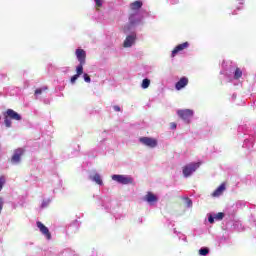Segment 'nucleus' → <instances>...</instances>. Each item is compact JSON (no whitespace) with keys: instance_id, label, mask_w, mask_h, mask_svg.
Returning <instances> with one entry per match:
<instances>
[{"instance_id":"1","label":"nucleus","mask_w":256,"mask_h":256,"mask_svg":"<svg viewBox=\"0 0 256 256\" xmlns=\"http://www.w3.org/2000/svg\"><path fill=\"white\" fill-rule=\"evenodd\" d=\"M4 124L5 127L11 128L12 122L11 119L14 121H21V114L15 112L13 109H8L4 112Z\"/></svg>"},{"instance_id":"2","label":"nucleus","mask_w":256,"mask_h":256,"mask_svg":"<svg viewBox=\"0 0 256 256\" xmlns=\"http://www.w3.org/2000/svg\"><path fill=\"white\" fill-rule=\"evenodd\" d=\"M25 155V149L24 148H17L14 150V153L10 159V163L12 165H19L21 163V157Z\"/></svg>"},{"instance_id":"3","label":"nucleus","mask_w":256,"mask_h":256,"mask_svg":"<svg viewBox=\"0 0 256 256\" xmlns=\"http://www.w3.org/2000/svg\"><path fill=\"white\" fill-rule=\"evenodd\" d=\"M201 167V163H190L183 167L184 177H191Z\"/></svg>"},{"instance_id":"4","label":"nucleus","mask_w":256,"mask_h":256,"mask_svg":"<svg viewBox=\"0 0 256 256\" xmlns=\"http://www.w3.org/2000/svg\"><path fill=\"white\" fill-rule=\"evenodd\" d=\"M112 180L121 185H133V178L125 175L114 174Z\"/></svg>"},{"instance_id":"5","label":"nucleus","mask_w":256,"mask_h":256,"mask_svg":"<svg viewBox=\"0 0 256 256\" xmlns=\"http://www.w3.org/2000/svg\"><path fill=\"white\" fill-rule=\"evenodd\" d=\"M139 141L142 143V145L150 147V149H155V147L158 145L157 139L151 137H141L139 138Z\"/></svg>"},{"instance_id":"6","label":"nucleus","mask_w":256,"mask_h":256,"mask_svg":"<svg viewBox=\"0 0 256 256\" xmlns=\"http://www.w3.org/2000/svg\"><path fill=\"white\" fill-rule=\"evenodd\" d=\"M177 115L178 117H180V119H182V121L189 123L191 117H193V110L191 109L178 110Z\"/></svg>"},{"instance_id":"7","label":"nucleus","mask_w":256,"mask_h":256,"mask_svg":"<svg viewBox=\"0 0 256 256\" xmlns=\"http://www.w3.org/2000/svg\"><path fill=\"white\" fill-rule=\"evenodd\" d=\"M36 225L42 235H44L46 239L51 240V232H49V228H47L41 221L36 222Z\"/></svg>"},{"instance_id":"8","label":"nucleus","mask_w":256,"mask_h":256,"mask_svg":"<svg viewBox=\"0 0 256 256\" xmlns=\"http://www.w3.org/2000/svg\"><path fill=\"white\" fill-rule=\"evenodd\" d=\"M76 57L80 64H85L87 59V52L83 49H76Z\"/></svg>"},{"instance_id":"9","label":"nucleus","mask_w":256,"mask_h":256,"mask_svg":"<svg viewBox=\"0 0 256 256\" xmlns=\"http://www.w3.org/2000/svg\"><path fill=\"white\" fill-rule=\"evenodd\" d=\"M136 39H137V35L135 34L128 35L124 40L123 47L125 48L132 47L135 44Z\"/></svg>"},{"instance_id":"10","label":"nucleus","mask_w":256,"mask_h":256,"mask_svg":"<svg viewBox=\"0 0 256 256\" xmlns=\"http://www.w3.org/2000/svg\"><path fill=\"white\" fill-rule=\"evenodd\" d=\"M189 85V78L182 77L180 80L175 84V89L177 91H181V89H184V87H187Z\"/></svg>"},{"instance_id":"11","label":"nucleus","mask_w":256,"mask_h":256,"mask_svg":"<svg viewBox=\"0 0 256 256\" xmlns=\"http://www.w3.org/2000/svg\"><path fill=\"white\" fill-rule=\"evenodd\" d=\"M189 47V42H184L182 44L177 45L173 50H172V54L171 57H175V55H177V53L184 51V49H187Z\"/></svg>"},{"instance_id":"12","label":"nucleus","mask_w":256,"mask_h":256,"mask_svg":"<svg viewBox=\"0 0 256 256\" xmlns=\"http://www.w3.org/2000/svg\"><path fill=\"white\" fill-rule=\"evenodd\" d=\"M144 200L147 201L150 205H153L159 201V198L153 192H147V194L144 197Z\"/></svg>"},{"instance_id":"13","label":"nucleus","mask_w":256,"mask_h":256,"mask_svg":"<svg viewBox=\"0 0 256 256\" xmlns=\"http://www.w3.org/2000/svg\"><path fill=\"white\" fill-rule=\"evenodd\" d=\"M143 7V2L141 0H136L130 4V9L132 11H139Z\"/></svg>"},{"instance_id":"14","label":"nucleus","mask_w":256,"mask_h":256,"mask_svg":"<svg viewBox=\"0 0 256 256\" xmlns=\"http://www.w3.org/2000/svg\"><path fill=\"white\" fill-rule=\"evenodd\" d=\"M223 191H225V183L221 184L214 192L213 197H219L223 194Z\"/></svg>"},{"instance_id":"15","label":"nucleus","mask_w":256,"mask_h":256,"mask_svg":"<svg viewBox=\"0 0 256 256\" xmlns=\"http://www.w3.org/2000/svg\"><path fill=\"white\" fill-rule=\"evenodd\" d=\"M49 88L47 86H44L42 88H37L34 92V95L37 97L39 95H42L43 93H45V91H48Z\"/></svg>"},{"instance_id":"16","label":"nucleus","mask_w":256,"mask_h":256,"mask_svg":"<svg viewBox=\"0 0 256 256\" xmlns=\"http://www.w3.org/2000/svg\"><path fill=\"white\" fill-rule=\"evenodd\" d=\"M92 181L97 183V185H103V180L101 179V175L99 174H94L92 177Z\"/></svg>"},{"instance_id":"17","label":"nucleus","mask_w":256,"mask_h":256,"mask_svg":"<svg viewBox=\"0 0 256 256\" xmlns=\"http://www.w3.org/2000/svg\"><path fill=\"white\" fill-rule=\"evenodd\" d=\"M130 25H137V23H141V19L136 20L135 14L130 15L129 17Z\"/></svg>"},{"instance_id":"18","label":"nucleus","mask_w":256,"mask_h":256,"mask_svg":"<svg viewBox=\"0 0 256 256\" xmlns=\"http://www.w3.org/2000/svg\"><path fill=\"white\" fill-rule=\"evenodd\" d=\"M243 77V71L240 68H236L234 72V79H241Z\"/></svg>"},{"instance_id":"19","label":"nucleus","mask_w":256,"mask_h":256,"mask_svg":"<svg viewBox=\"0 0 256 256\" xmlns=\"http://www.w3.org/2000/svg\"><path fill=\"white\" fill-rule=\"evenodd\" d=\"M83 65L85 64L79 63V65L76 67V75H78V77H81V75H83Z\"/></svg>"},{"instance_id":"20","label":"nucleus","mask_w":256,"mask_h":256,"mask_svg":"<svg viewBox=\"0 0 256 256\" xmlns=\"http://www.w3.org/2000/svg\"><path fill=\"white\" fill-rule=\"evenodd\" d=\"M149 85H151V80L145 78L143 81H142V89H148L149 88Z\"/></svg>"},{"instance_id":"21","label":"nucleus","mask_w":256,"mask_h":256,"mask_svg":"<svg viewBox=\"0 0 256 256\" xmlns=\"http://www.w3.org/2000/svg\"><path fill=\"white\" fill-rule=\"evenodd\" d=\"M223 217H225V213L223 212H219L216 215H214V219H216V221H223Z\"/></svg>"},{"instance_id":"22","label":"nucleus","mask_w":256,"mask_h":256,"mask_svg":"<svg viewBox=\"0 0 256 256\" xmlns=\"http://www.w3.org/2000/svg\"><path fill=\"white\" fill-rule=\"evenodd\" d=\"M199 255H203V256L209 255V248H201L199 250Z\"/></svg>"},{"instance_id":"23","label":"nucleus","mask_w":256,"mask_h":256,"mask_svg":"<svg viewBox=\"0 0 256 256\" xmlns=\"http://www.w3.org/2000/svg\"><path fill=\"white\" fill-rule=\"evenodd\" d=\"M49 203H51V200H43V201H42L41 208H42V209H45V207H48V206H49Z\"/></svg>"},{"instance_id":"24","label":"nucleus","mask_w":256,"mask_h":256,"mask_svg":"<svg viewBox=\"0 0 256 256\" xmlns=\"http://www.w3.org/2000/svg\"><path fill=\"white\" fill-rule=\"evenodd\" d=\"M83 78L86 83H91V77L89 76V74L85 73L83 75Z\"/></svg>"},{"instance_id":"25","label":"nucleus","mask_w":256,"mask_h":256,"mask_svg":"<svg viewBox=\"0 0 256 256\" xmlns=\"http://www.w3.org/2000/svg\"><path fill=\"white\" fill-rule=\"evenodd\" d=\"M187 207H193V201L190 198H185Z\"/></svg>"},{"instance_id":"26","label":"nucleus","mask_w":256,"mask_h":256,"mask_svg":"<svg viewBox=\"0 0 256 256\" xmlns=\"http://www.w3.org/2000/svg\"><path fill=\"white\" fill-rule=\"evenodd\" d=\"M96 3V7L97 9H99V7H103V0H94Z\"/></svg>"},{"instance_id":"27","label":"nucleus","mask_w":256,"mask_h":256,"mask_svg":"<svg viewBox=\"0 0 256 256\" xmlns=\"http://www.w3.org/2000/svg\"><path fill=\"white\" fill-rule=\"evenodd\" d=\"M3 185H5V177L1 176L0 177V191L3 189Z\"/></svg>"},{"instance_id":"28","label":"nucleus","mask_w":256,"mask_h":256,"mask_svg":"<svg viewBox=\"0 0 256 256\" xmlns=\"http://www.w3.org/2000/svg\"><path fill=\"white\" fill-rule=\"evenodd\" d=\"M79 79V75L75 74L74 76L71 77L70 82L73 84L75 81Z\"/></svg>"},{"instance_id":"29","label":"nucleus","mask_w":256,"mask_h":256,"mask_svg":"<svg viewBox=\"0 0 256 256\" xmlns=\"http://www.w3.org/2000/svg\"><path fill=\"white\" fill-rule=\"evenodd\" d=\"M3 205H5V202L3 201V198L0 197V213L3 211Z\"/></svg>"},{"instance_id":"30","label":"nucleus","mask_w":256,"mask_h":256,"mask_svg":"<svg viewBox=\"0 0 256 256\" xmlns=\"http://www.w3.org/2000/svg\"><path fill=\"white\" fill-rule=\"evenodd\" d=\"M208 221H209V223H211V224L215 223V217H213L212 215H210V216L208 217Z\"/></svg>"},{"instance_id":"31","label":"nucleus","mask_w":256,"mask_h":256,"mask_svg":"<svg viewBox=\"0 0 256 256\" xmlns=\"http://www.w3.org/2000/svg\"><path fill=\"white\" fill-rule=\"evenodd\" d=\"M170 129H177V124L175 122L170 123Z\"/></svg>"},{"instance_id":"32","label":"nucleus","mask_w":256,"mask_h":256,"mask_svg":"<svg viewBox=\"0 0 256 256\" xmlns=\"http://www.w3.org/2000/svg\"><path fill=\"white\" fill-rule=\"evenodd\" d=\"M113 109H114V111H117V112L121 111V107H119V106H114Z\"/></svg>"},{"instance_id":"33","label":"nucleus","mask_w":256,"mask_h":256,"mask_svg":"<svg viewBox=\"0 0 256 256\" xmlns=\"http://www.w3.org/2000/svg\"><path fill=\"white\" fill-rule=\"evenodd\" d=\"M0 121H1V116H0Z\"/></svg>"}]
</instances>
